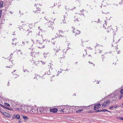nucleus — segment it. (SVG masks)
I'll return each mask as SVG.
<instances>
[{"instance_id": "nucleus-1", "label": "nucleus", "mask_w": 123, "mask_h": 123, "mask_svg": "<svg viewBox=\"0 0 123 123\" xmlns=\"http://www.w3.org/2000/svg\"><path fill=\"white\" fill-rule=\"evenodd\" d=\"M36 37L37 39L36 40V43L40 45L38 47L41 48H43L44 44L42 36L40 35H36Z\"/></svg>"}, {"instance_id": "nucleus-2", "label": "nucleus", "mask_w": 123, "mask_h": 123, "mask_svg": "<svg viewBox=\"0 0 123 123\" xmlns=\"http://www.w3.org/2000/svg\"><path fill=\"white\" fill-rule=\"evenodd\" d=\"M102 103H101L102 105L101 107L102 108H105V107H107L109 105L110 101L109 99H105L104 100L102 101Z\"/></svg>"}, {"instance_id": "nucleus-3", "label": "nucleus", "mask_w": 123, "mask_h": 123, "mask_svg": "<svg viewBox=\"0 0 123 123\" xmlns=\"http://www.w3.org/2000/svg\"><path fill=\"white\" fill-rule=\"evenodd\" d=\"M45 110H46V109L42 107L40 108H37V112H40L42 113H45L46 112Z\"/></svg>"}, {"instance_id": "nucleus-4", "label": "nucleus", "mask_w": 123, "mask_h": 123, "mask_svg": "<svg viewBox=\"0 0 123 123\" xmlns=\"http://www.w3.org/2000/svg\"><path fill=\"white\" fill-rule=\"evenodd\" d=\"M30 113L31 114H34L37 112V108H34V109L33 108H32L31 111H30Z\"/></svg>"}, {"instance_id": "nucleus-5", "label": "nucleus", "mask_w": 123, "mask_h": 123, "mask_svg": "<svg viewBox=\"0 0 123 123\" xmlns=\"http://www.w3.org/2000/svg\"><path fill=\"white\" fill-rule=\"evenodd\" d=\"M101 105V104L100 105V103H98L95 105L94 107V109L95 110H97V109L100 108Z\"/></svg>"}, {"instance_id": "nucleus-6", "label": "nucleus", "mask_w": 123, "mask_h": 123, "mask_svg": "<svg viewBox=\"0 0 123 123\" xmlns=\"http://www.w3.org/2000/svg\"><path fill=\"white\" fill-rule=\"evenodd\" d=\"M64 31H58L56 33V34L57 36H58V37L59 38H60L61 37H63V36L60 33H64Z\"/></svg>"}, {"instance_id": "nucleus-7", "label": "nucleus", "mask_w": 123, "mask_h": 123, "mask_svg": "<svg viewBox=\"0 0 123 123\" xmlns=\"http://www.w3.org/2000/svg\"><path fill=\"white\" fill-rule=\"evenodd\" d=\"M73 32L75 33V35L79 34L80 33V31H79L77 29H74L73 30Z\"/></svg>"}, {"instance_id": "nucleus-8", "label": "nucleus", "mask_w": 123, "mask_h": 123, "mask_svg": "<svg viewBox=\"0 0 123 123\" xmlns=\"http://www.w3.org/2000/svg\"><path fill=\"white\" fill-rule=\"evenodd\" d=\"M58 110L56 108H53L52 109H50V112H53V113H56L57 112V111H58Z\"/></svg>"}, {"instance_id": "nucleus-9", "label": "nucleus", "mask_w": 123, "mask_h": 123, "mask_svg": "<svg viewBox=\"0 0 123 123\" xmlns=\"http://www.w3.org/2000/svg\"><path fill=\"white\" fill-rule=\"evenodd\" d=\"M32 108V107H28V108H27V111L26 112H28L29 113H30V111H31Z\"/></svg>"}, {"instance_id": "nucleus-10", "label": "nucleus", "mask_w": 123, "mask_h": 123, "mask_svg": "<svg viewBox=\"0 0 123 123\" xmlns=\"http://www.w3.org/2000/svg\"><path fill=\"white\" fill-rule=\"evenodd\" d=\"M23 107L22 108V109L23 111H25V112H26L27 110V108H28L27 106H25L23 107Z\"/></svg>"}, {"instance_id": "nucleus-11", "label": "nucleus", "mask_w": 123, "mask_h": 123, "mask_svg": "<svg viewBox=\"0 0 123 123\" xmlns=\"http://www.w3.org/2000/svg\"><path fill=\"white\" fill-rule=\"evenodd\" d=\"M101 111H103V112H105V111H107L109 112H111V111H108L107 110H105V109H104L103 110H102L101 111H100L99 110H98V111H96V112H101Z\"/></svg>"}, {"instance_id": "nucleus-12", "label": "nucleus", "mask_w": 123, "mask_h": 123, "mask_svg": "<svg viewBox=\"0 0 123 123\" xmlns=\"http://www.w3.org/2000/svg\"><path fill=\"white\" fill-rule=\"evenodd\" d=\"M111 96L112 97L113 100H114V99H117V97H116V96L115 95L113 94H111Z\"/></svg>"}, {"instance_id": "nucleus-13", "label": "nucleus", "mask_w": 123, "mask_h": 123, "mask_svg": "<svg viewBox=\"0 0 123 123\" xmlns=\"http://www.w3.org/2000/svg\"><path fill=\"white\" fill-rule=\"evenodd\" d=\"M49 17V16L48 15H46V16H45L44 17V18L46 19V20H47V21H50V20H49V19L48 18Z\"/></svg>"}, {"instance_id": "nucleus-14", "label": "nucleus", "mask_w": 123, "mask_h": 123, "mask_svg": "<svg viewBox=\"0 0 123 123\" xmlns=\"http://www.w3.org/2000/svg\"><path fill=\"white\" fill-rule=\"evenodd\" d=\"M3 2L2 1H0V8H2L3 6Z\"/></svg>"}, {"instance_id": "nucleus-15", "label": "nucleus", "mask_w": 123, "mask_h": 123, "mask_svg": "<svg viewBox=\"0 0 123 123\" xmlns=\"http://www.w3.org/2000/svg\"><path fill=\"white\" fill-rule=\"evenodd\" d=\"M4 115L6 117H9L10 116V115L9 114L5 112V113H4Z\"/></svg>"}, {"instance_id": "nucleus-16", "label": "nucleus", "mask_w": 123, "mask_h": 123, "mask_svg": "<svg viewBox=\"0 0 123 123\" xmlns=\"http://www.w3.org/2000/svg\"><path fill=\"white\" fill-rule=\"evenodd\" d=\"M20 116L18 114H17L16 115L15 118L17 119H20L19 118Z\"/></svg>"}, {"instance_id": "nucleus-17", "label": "nucleus", "mask_w": 123, "mask_h": 123, "mask_svg": "<svg viewBox=\"0 0 123 123\" xmlns=\"http://www.w3.org/2000/svg\"><path fill=\"white\" fill-rule=\"evenodd\" d=\"M23 27V25H21V24H20L19 25L18 27L20 29H22Z\"/></svg>"}, {"instance_id": "nucleus-18", "label": "nucleus", "mask_w": 123, "mask_h": 123, "mask_svg": "<svg viewBox=\"0 0 123 123\" xmlns=\"http://www.w3.org/2000/svg\"><path fill=\"white\" fill-rule=\"evenodd\" d=\"M83 109H80L79 110H78L77 111H76V112L80 113V112L81 111H83Z\"/></svg>"}, {"instance_id": "nucleus-19", "label": "nucleus", "mask_w": 123, "mask_h": 123, "mask_svg": "<svg viewBox=\"0 0 123 123\" xmlns=\"http://www.w3.org/2000/svg\"><path fill=\"white\" fill-rule=\"evenodd\" d=\"M39 10H40V9L39 8H38V9L36 11H35V12L34 11L35 13H40V11Z\"/></svg>"}, {"instance_id": "nucleus-20", "label": "nucleus", "mask_w": 123, "mask_h": 123, "mask_svg": "<svg viewBox=\"0 0 123 123\" xmlns=\"http://www.w3.org/2000/svg\"><path fill=\"white\" fill-rule=\"evenodd\" d=\"M61 112H66V111L65 109H62L60 110Z\"/></svg>"}, {"instance_id": "nucleus-21", "label": "nucleus", "mask_w": 123, "mask_h": 123, "mask_svg": "<svg viewBox=\"0 0 123 123\" xmlns=\"http://www.w3.org/2000/svg\"><path fill=\"white\" fill-rule=\"evenodd\" d=\"M24 119L27 120L28 119V117L26 116H23V118Z\"/></svg>"}, {"instance_id": "nucleus-22", "label": "nucleus", "mask_w": 123, "mask_h": 123, "mask_svg": "<svg viewBox=\"0 0 123 123\" xmlns=\"http://www.w3.org/2000/svg\"><path fill=\"white\" fill-rule=\"evenodd\" d=\"M48 54V53H44L43 55H44V56L46 57V55H47Z\"/></svg>"}, {"instance_id": "nucleus-23", "label": "nucleus", "mask_w": 123, "mask_h": 123, "mask_svg": "<svg viewBox=\"0 0 123 123\" xmlns=\"http://www.w3.org/2000/svg\"><path fill=\"white\" fill-rule=\"evenodd\" d=\"M9 63L10 64H11L12 65H13L12 63L11 62H10ZM12 67V65H11V66H9L8 68H11Z\"/></svg>"}, {"instance_id": "nucleus-24", "label": "nucleus", "mask_w": 123, "mask_h": 123, "mask_svg": "<svg viewBox=\"0 0 123 123\" xmlns=\"http://www.w3.org/2000/svg\"><path fill=\"white\" fill-rule=\"evenodd\" d=\"M55 38H52V40H51V42H52V43H53L54 42V40H55Z\"/></svg>"}, {"instance_id": "nucleus-25", "label": "nucleus", "mask_w": 123, "mask_h": 123, "mask_svg": "<svg viewBox=\"0 0 123 123\" xmlns=\"http://www.w3.org/2000/svg\"><path fill=\"white\" fill-rule=\"evenodd\" d=\"M120 93L121 94H123V88L120 91Z\"/></svg>"}, {"instance_id": "nucleus-26", "label": "nucleus", "mask_w": 123, "mask_h": 123, "mask_svg": "<svg viewBox=\"0 0 123 123\" xmlns=\"http://www.w3.org/2000/svg\"><path fill=\"white\" fill-rule=\"evenodd\" d=\"M114 107L113 106H112L110 107L109 108L111 109H113Z\"/></svg>"}, {"instance_id": "nucleus-27", "label": "nucleus", "mask_w": 123, "mask_h": 123, "mask_svg": "<svg viewBox=\"0 0 123 123\" xmlns=\"http://www.w3.org/2000/svg\"><path fill=\"white\" fill-rule=\"evenodd\" d=\"M5 104L6 106L8 107L10 106V105L8 104L7 103H6Z\"/></svg>"}, {"instance_id": "nucleus-28", "label": "nucleus", "mask_w": 123, "mask_h": 123, "mask_svg": "<svg viewBox=\"0 0 123 123\" xmlns=\"http://www.w3.org/2000/svg\"><path fill=\"white\" fill-rule=\"evenodd\" d=\"M80 20V19H79L78 18H77L76 19V20H75V21H79Z\"/></svg>"}, {"instance_id": "nucleus-29", "label": "nucleus", "mask_w": 123, "mask_h": 123, "mask_svg": "<svg viewBox=\"0 0 123 123\" xmlns=\"http://www.w3.org/2000/svg\"><path fill=\"white\" fill-rule=\"evenodd\" d=\"M119 119L121 120H123V117H120Z\"/></svg>"}, {"instance_id": "nucleus-30", "label": "nucleus", "mask_w": 123, "mask_h": 123, "mask_svg": "<svg viewBox=\"0 0 123 123\" xmlns=\"http://www.w3.org/2000/svg\"><path fill=\"white\" fill-rule=\"evenodd\" d=\"M123 97V95H121L120 96V99H121Z\"/></svg>"}, {"instance_id": "nucleus-31", "label": "nucleus", "mask_w": 123, "mask_h": 123, "mask_svg": "<svg viewBox=\"0 0 123 123\" xmlns=\"http://www.w3.org/2000/svg\"><path fill=\"white\" fill-rule=\"evenodd\" d=\"M1 106H2V107H4L5 108H6V109H7V107H4V106H3V105H1Z\"/></svg>"}, {"instance_id": "nucleus-32", "label": "nucleus", "mask_w": 123, "mask_h": 123, "mask_svg": "<svg viewBox=\"0 0 123 123\" xmlns=\"http://www.w3.org/2000/svg\"><path fill=\"white\" fill-rule=\"evenodd\" d=\"M114 108H117V106L116 105H115L114 106Z\"/></svg>"}, {"instance_id": "nucleus-33", "label": "nucleus", "mask_w": 123, "mask_h": 123, "mask_svg": "<svg viewBox=\"0 0 123 123\" xmlns=\"http://www.w3.org/2000/svg\"><path fill=\"white\" fill-rule=\"evenodd\" d=\"M98 50L99 51H97V52H98L99 53H101V51L99 50V49Z\"/></svg>"}, {"instance_id": "nucleus-34", "label": "nucleus", "mask_w": 123, "mask_h": 123, "mask_svg": "<svg viewBox=\"0 0 123 123\" xmlns=\"http://www.w3.org/2000/svg\"><path fill=\"white\" fill-rule=\"evenodd\" d=\"M21 121L20 120H19L18 121V123H21Z\"/></svg>"}, {"instance_id": "nucleus-35", "label": "nucleus", "mask_w": 123, "mask_h": 123, "mask_svg": "<svg viewBox=\"0 0 123 123\" xmlns=\"http://www.w3.org/2000/svg\"><path fill=\"white\" fill-rule=\"evenodd\" d=\"M120 52V50H119L118 51L117 53L119 54Z\"/></svg>"}, {"instance_id": "nucleus-36", "label": "nucleus", "mask_w": 123, "mask_h": 123, "mask_svg": "<svg viewBox=\"0 0 123 123\" xmlns=\"http://www.w3.org/2000/svg\"><path fill=\"white\" fill-rule=\"evenodd\" d=\"M1 113L3 114V115H4V113H5V112H1Z\"/></svg>"}, {"instance_id": "nucleus-37", "label": "nucleus", "mask_w": 123, "mask_h": 123, "mask_svg": "<svg viewBox=\"0 0 123 123\" xmlns=\"http://www.w3.org/2000/svg\"><path fill=\"white\" fill-rule=\"evenodd\" d=\"M64 53V51H63V52H62V53H61V55H62L63 54V53Z\"/></svg>"}, {"instance_id": "nucleus-38", "label": "nucleus", "mask_w": 123, "mask_h": 123, "mask_svg": "<svg viewBox=\"0 0 123 123\" xmlns=\"http://www.w3.org/2000/svg\"><path fill=\"white\" fill-rule=\"evenodd\" d=\"M23 116H24L23 115H21V116L23 118Z\"/></svg>"}, {"instance_id": "nucleus-39", "label": "nucleus", "mask_w": 123, "mask_h": 123, "mask_svg": "<svg viewBox=\"0 0 123 123\" xmlns=\"http://www.w3.org/2000/svg\"><path fill=\"white\" fill-rule=\"evenodd\" d=\"M84 11V10L83 9H82L81 11H80L81 12L83 11Z\"/></svg>"}, {"instance_id": "nucleus-40", "label": "nucleus", "mask_w": 123, "mask_h": 123, "mask_svg": "<svg viewBox=\"0 0 123 123\" xmlns=\"http://www.w3.org/2000/svg\"><path fill=\"white\" fill-rule=\"evenodd\" d=\"M42 63L43 64H45V63H44V62H42Z\"/></svg>"}, {"instance_id": "nucleus-41", "label": "nucleus", "mask_w": 123, "mask_h": 123, "mask_svg": "<svg viewBox=\"0 0 123 123\" xmlns=\"http://www.w3.org/2000/svg\"><path fill=\"white\" fill-rule=\"evenodd\" d=\"M65 57V56H64V57H60V58H64V57Z\"/></svg>"}, {"instance_id": "nucleus-42", "label": "nucleus", "mask_w": 123, "mask_h": 123, "mask_svg": "<svg viewBox=\"0 0 123 123\" xmlns=\"http://www.w3.org/2000/svg\"><path fill=\"white\" fill-rule=\"evenodd\" d=\"M51 28H52V30H53L54 29V28L53 27H52Z\"/></svg>"}, {"instance_id": "nucleus-43", "label": "nucleus", "mask_w": 123, "mask_h": 123, "mask_svg": "<svg viewBox=\"0 0 123 123\" xmlns=\"http://www.w3.org/2000/svg\"><path fill=\"white\" fill-rule=\"evenodd\" d=\"M31 55H32V56H33V55L32 54V53H31Z\"/></svg>"}, {"instance_id": "nucleus-44", "label": "nucleus", "mask_w": 123, "mask_h": 123, "mask_svg": "<svg viewBox=\"0 0 123 123\" xmlns=\"http://www.w3.org/2000/svg\"><path fill=\"white\" fill-rule=\"evenodd\" d=\"M14 44H15V45H16V42Z\"/></svg>"}, {"instance_id": "nucleus-45", "label": "nucleus", "mask_w": 123, "mask_h": 123, "mask_svg": "<svg viewBox=\"0 0 123 123\" xmlns=\"http://www.w3.org/2000/svg\"><path fill=\"white\" fill-rule=\"evenodd\" d=\"M89 49H91V48L90 47H89Z\"/></svg>"}, {"instance_id": "nucleus-46", "label": "nucleus", "mask_w": 123, "mask_h": 123, "mask_svg": "<svg viewBox=\"0 0 123 123\" xmlns=\"http://www.w3.org/2000/svg\"><path fill=\"white\" fill-rule=\"evenodd\" d=\"M15 71H14V72H12V73H14V72H15Z\"/></svg>"}, {"instance_id": "nucleus-47", "label": "nucleus", "mask_w": 123, "mask_h": 123, "mask_svg": "<svg viewBox=\"0 0 123 123\" xmlns=\"http://www.w3.org/2000/svg\"><path fill=\"white\" fill-rule=\"evenodd\" d=\"M14 39L15 40H16V38H14Z\"/></svg>"}, {"instance_id": "nucleus-48", "label": "nucleus", "mask_w": 123, "mask_h": 123, "mask_svg": "<svg viewBox=\"0 0 123 123\" xmlns=\"http://www.w3.org/2000/svg\"><path fill=\"white\" fill-rule=\"evenodd\" d=\"M12 43V45H13L14 44V43Z\"/></svg>"}, {"instance_id": "nucleus-49", "label": "nucleus", "mask_w": 123, "mask_h": 123, "mask_svg": "<svg viewBox=\"0 0 123 123\" xmlns=\"http://www.w3.org/2000/svg\"><path fill=\"white\" fill-rule=\"evenodd\" d=\"M24 43V42H23V44L24 45H25V44Z\"/></svg>"}, {"instance_id": "nucleus-50", "label": "nucleus", "mask_w": 123, "mask_h": 123, "mask_svg": "<svg viewBox=\"0 0 123 123\" xmlns=\"http://www.w3.org/2000/svg\"><path fill=\"white\" fill-rule=\"evenodd\" d=\"M17 110H19V108H18H18H17Z\"/></svg>"}, {"instance_id": "nucleus-51", "label": "nucleus", "mask_w": 123, "mask_h": 123, "mask_svg": "<svg viewBox=\"0 0 123 123\" xmlns=\"http://www.w3.org/2000/svg\"><path fill=\"white\" fill-rule=\"evenodd\" d=\"M90 63L91 64H92V62H91Z\"/></svg>"}, {"instance_id": "nucleus-52", "label": "nucleus", "mask_w": 123, "mask_h": 123, "mask_svg": "<svg viewBox=\"0 0 123 123\" xmlns=\"http://www.w3.org/2000/svg\"><path fill=\"white\" fill-rule=\"evenodd\" d=\"M11 55H12V54H11V55H10V56H11Z\"/></svg>"}, {"instance_id": "nucleus-53", "label": "nucleus", "mask_w": 123, "mask_h": 123, "mask_svg": "<svg viewBox=\"0 0 123 123\" xmlns=\"http://www.w3.org/2000/svg\"><path fill=\"white\" fill-rule=\"evenodd\" d=\"M18 51H20V50H18Z\"/></svg>"}, {"instance_id": "nucleus-54", "label": "nucleus", "mask_w": 123, "mask_h": 123, "mask_svg": "<svg viewBox=\"0 0 123 123\" xmlns=\"http://www.w3.org/2000/svg\"><path fill=\"white\" fill-rule=\"evenodd\" d=\"M65 54H66V52H65Z\"/></svg>"}, {"instance_id": "nucleus-55", "label": "nucleus", "mask_w": 123, "mask_h": 123, "mask_svg": "<svg viewBox=\"0 0 123 123\" xmlns=\"http://www.w3.org/2000/svg\"><path fill=\"white\" fill-rule=\"evenodd\" d=\"M89 63H90V61H89Z\"/></svg>"}]
</instances>
